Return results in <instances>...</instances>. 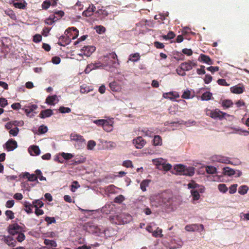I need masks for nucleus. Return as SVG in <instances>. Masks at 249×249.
Segmentation results:
<instances>
[{"label": "nucleus", "instance_id": "nucleus-1", "mask_svg": "<svg viewBox=\"0 0 249 249\" xmlns=\"http://www.w3.org/2000/svg\"><path fill=\"white\" fill-rule=\"evenodd\" d=\"M150 202L151 205L156 208H168L172 204V200L169 195L164 193L152 196L150 197Z\"/></svg>", "mask_w": 249, "mask_h": 249}, {"label": "nucleus", "instance_id": "nucleus-2", "mask_svg": "<svg viewBox=\"0 0 249 249\" xmlns=\"http://www.w3.org/2000/svg\"><path fill=\"white\" fill-rule=\"evenodd\" d=\"M71 31H73L74 33V35L72 36V39H75L78 36L79 31L77 28L74 27L69 28L65 32L66 36H62L59 37V41L57 43L59 45L65 46L70 43L71 42V35H69V34Z\"/></svg>", "mask_w": 249, "mask_h": 249}, {"label": "nucleus", "instance_id": "nucleus-3", "mask_svg": "<svg viewBox=\"0 0 249 249\" xmlns=\"http://www.w3.org/2000/svg\"><path fill=\"white\" fill-rule=\"evenodd\" d=\"M174 170L177 174L184 175L189 177L193 176L195 174V168L193 167H187L182 164H177L174 167Z\"/></svg>", "mask_w": 249, "mask_h": 249}, {"label": "nucleus", "instance_id": "nucleus-4", "mask_svg": "<svg viewBox=\"0 0 249 249\" xmlns=\"http://www.w3.org/2000/svg\"><path fill=\"white\" fill-rule=\"evenodd\" d=\"M105 58H106L105 60V64H104L105 68L107 67L109 68L116 67L119 64L117 56L115 52L107 54L106 56H105Z\"/></svg>", "mask_w": 249, "mask_h": 249}, {"label": "nucleus", "instance_id": "nucleus-5", "mask_svg": "<svg viewBox=\"0 0 249 249\" xmlns=\"http://www.w3.org/2000/svg\"><path fill=\"white\" fill-rule=\"evenodd\" d=\"M86 229L88 232L97 236H101L103 233V228L93 223H88L86 226Z\"/></svg>", "mask_w": 249, "mask_h": 249}, {"label": "nucleus", "instance_id": "nucleus-6", "mask_svg": "<svg viewBox=\"0 0 249 249\" xmlns=\"http://www.w3.org/2000/svg\"><path fill=\"white\" fill-rule=\"evenodd\" d=\"M71 140L75 141L77 142L78 145V148L80 147H82L85 144V140L83 138V136L80 135L76 134H71L70 135Z\"/></svg>", "mask_w": 249, "mask_h": 249}, {"label": "nucleus", "instance_id": "nucleus-7", "mask_svg": "<svg viewBox=\"0 0 249 249\" xmlns=\"http://www.w3.org/2000/svg\"><path fill=\"white\" fill-rule=\"evenodd\" d=\"M196 63L193 61L189 60L180 64V69L183 71H189L193 69V67L196 66Z\"/></svg>", "mask_w": 249, "mask_h": 249}, {"label": "nucleus", "instance_id": "nucleus-8", "mask_svg": "<svg viewBox=\"0 0 249 249\" xmlns=\"http://www.w3.org/2000/svg\"><path fill=\"white\" fill-rule=\"evenodd\" d=\"M95 47L93 46H85L81 50L82 55V53L86 56H89L92 53L95 51Z\"/></svg>", "mask_w": 249, "mask_h": 249}, {"label": "nucleus", "instance_id": "nucleus-9", "mask_svg": "<svg viewBox=\"0 0 249 249\" xmlns=\"http://www.w3.org/2000/svg\"><path fill=\"white\" fill-rule=\"evenodd\" d=\"M199 228H200L201 231H203L204 230V227L203 225L202 224H194L191 225H187L185 226V229L186 231H199Z\"/></svg>", "mask_w": 249, "mask_h": 249}, {"label": "nucleus", "instance_id": "nucleus-10", "mask_svg": "<svg viewBox=\"0 0 249 249\" xmlns=\"http://www.w3.org/2000/svg\"><path fill=\"white\" fill-rule=\"evenodd\" d=\"M231 91L234 94H241L245 90L244 86L242 84H239L230 88Z\"/></svg>", "mask_w": 249, "mask_h": 249}, {"label": "nucleus", "instance_id": "nucleus-11", "mask_svg": "<svg viewBox=\"0 0 249 249\" xmlns=\"http://www.w3.org/2000/svg\"><path fill=\"white\" fill-rule=\"evenodd\" d=\"M133 143L137 148L141 149L144 146L146 142L142 137H138L133 140Z\"/></svg>", "mask_w": 249, "mask_h": 249}, {"label": "nucleus", "instance_id": "nucleus-12", "mask_svg": "<svg viewBox=\"0 0 249 249\" xmlns=\"http://www.w3.org/2000/svg\"><path fill=\"white\" fill-rule=\"evenodd\" d=\"M2 238L1 239V240L9 246L14 247L16 246L17 242L14 240V238L12 236H6L5 235H2Z\"/></svg>", "mask_w": 249, "mask_h": 249}, {"label": "nucleus", "instance_id": "nucleus-13", "mask_svg": "<svg viewBox=\"0 0 249 249\" xmlns=\"http://www.w3.org/2000/svg\"><path fill=\"white\" fill-rule=\"evenodd\" d=\"M6 149L8 151H13L16 149L17 146V142L13 139L9 140L5 144Z\"/></svg>", "mask_w": 249, "mask_h": 249}, {"label": "nucleus", "instance_id": "nucleus-14", "mask_svg": "<svg viewBox=\"0 0 249 249\" xmlns=\"http://www.w3.org/2000/svg\"><path fill=\"white\" fill-rule=\"evenodd\" d=\"M57 1L58 0H46L42 4V8L44 10H47L51 5L55 6L57 5Z\"/></svg>", "mask_w": 249, "mask_h": 249}, {"label": "nucleus", "instance_id": "nucleus-15", "mask_svg": "<svg viewBox=\"0 0 249 249\" xmlns=\"http://www.w3.org/2000/svg\"><path fill=\"white\" fill-rule=\"evenodd\" d=\"M95 6L93 4H91L89 6L87 10H85L83 12L82 15L86 17H89L93 15V13L95 11Z\"/></svg>", "mask_w": 249, "mask_h": 249}, {"label": "nucleus", "instance_id": "nucleus-16", "mask_svg": "<svg viewBox=\"0 0 249 249\" xmlns=\"http://www.w3.org/2000/svg\"><path fill=\"white\" fill-rule=\"evenodd\" d=\"M226 115V113L220 111L218 109H216L213 111V116L212 118L213 119H217L218 118L220 120L222 119L225 115Z\"/></svg>", "mask_w": 249, "mask_h": 249}, {"label": "nucleus", "instance_id": "nucleus-17", "mask_svg": "<svg viewBox=\"0 0 249 249\" xmlns=\"http://www.w3.org/2000/svg\"><path fill=\"white\" fill-rule=\"evenodd\" d=\"M198 60L208 65H212L213 64V62L210 57L208 55L204 54H200Z\"/></svg>", "mask_w": 249, "mask_h": 249}, {"label": "nucleus", "instance_id": "nucleus-18", "mask_svg": "<svg viewBox=\"0 0 249 249\" xmlns=\"http://www.w3.org/2000/svg\"><path fill=\"white\" fill-rule=\"evenodd\" d=\"M53 114V110L51 109H47L45 110H42L39 115V117L41 118H45L49 117Z\"/></svg>", "mask_w": 249, "mask_h": 249}, {"label": "nucleus", "instance_id": "nucleus-19", "mask_svg": "<svg viewBox=\"0 0 249 249\" xmlns=\"http://www.w3.org/2000/svg\"><path fill=\"white\" fill-rule=\"evenodd\" d=\"M109 87L113 91L118 92L121 90V86L117 82L113 81L109 83Z\"/></svg>", "mask_w": 249, "mask_h": 249}, {"label": "nucleus", "instance_id": "nucleus-20", "mask_svg": "<svg viewBox=\"0 0 249 249\" xmlns=\"http://www.w3.org/2000/svg\"><path fill=\"white\" fill-rule=\"evenodd\" d=\"M29 152L31 155H38L40 153V150L38 146L33 145L30 147Z\"/></svg>", "mask_w": 249, "mask_h": 249}, {"label": "nucleus", "instance_id": "nucleus-21", "mask_svg": "<svg viewBox=\"0 0 249 249\" xmlns=\"http://www.w3.org/2000/svg\"><path fill=\"white\" fill-rule=\"evenodd\" d=\"M23 205L25 207L24 210L27 213L29 214L33 213V208L34 207L32 204L30 203L29 202L25 201Z\"/></svg>", "mask_w": 249, "mask_h": 249}, {"label": "nucleus", "instance_id": "nucleus-22", "mask_svg": "<svg viewBox=\"0 0 249 249\" xmlns=\"http://www.w3.org/2000/svg\"><path fill=\"white\" fill-rule=\"evenodd\" d=\"M103 231L102 234H104V235L107 237H111L113 236L114 234V230L112 228H107L104 229H103Z\"/></svg>", "mask_w": 249, "mask_h": 249}, {"label": "nucleus", "instance_id": "nucleus-23", "mask_svg": "<svg viewBox=\"0 0 249 249\" xmlns=\"http://www.w3.org/2000/svg\"><path fill=\"white\" fill-rule=\"evenodd\" d=\"M223 173L224 175H228L229 176H231L236 174L235 171L233 169L228 167L223 168Z\"/></svg>", "mask_w": 249, "mask_h": 249}, {"label": "nucleus", "instance_id": "nucleus-24", "mask_svg": "<svg viewBox=\"0 0 249 249\" xmlns=\"http://www.w3.org/2000/svg\"><path fill=\"white\" fill-rule=\"evenodd\" d=\"M151 182L150 179H144L140 184V188L143 192L146 191V187L149 186V183Z\"/></svg>", "mask_w": 249, "mask_h": 249}, {"label": "nucleus", "instance_id": "nucleus-25", "mask_svg": "<svg viewBox=\"0 0 249 249\" xmlns=\"http://www.w3.org/2000/svg\"><path fill=\"white\" fill-rule=\"evenodd\" d=\"M153 142L154 146L161 145L162 144L161 137L159 135L155 136L153 140Z\"/></svg>", "mask_w": 249, "mask_h": 249}, {"label": "nucleus", "instance_id": "nucleus-26", "mask_svg": "<svg viewBox=\"0 0 249 249\" xmlns=\"http://www.w3.org/2000/svg\"><path fill=\"white\" fill-rule=\"evenodd\" d=\"M140 55L138 53L131 54L129 56V60L134 62H137L140 60Z\"/></svg>", "mask_w": 249, "mask_h": 249}, {"label": "nucleus", "instance_id": "nucleus-27", "mask_svg": "<svg viewBox=\"0 0 249 249\" xmlns=\"http://www.w3.org/2000/svg\"><path fill=\"white\" fill-rule=\"evenodd\" d=\"M56 98L57 96L56 95L49 96L46 99V103L50 105H54V102L55 101Z\"/></svg>", "mask_w": 249, "mask_h": 249}, {"label": "nucleus", "instance_id": "nucleus-28", "mask_svg": "<svg viewBox=\"0 0 249 249\" xmlns=\"http://www.w3.org/2000/svg\"><path fill=\"white\" fill-rule=\"evenodd\" d=\"M95 13L97 14L99 16L101 17V18H105L107 16H108V13L107 11L105 9H99Z\"/></svg>", "mask_w": 249, "mask_h": 249}, {"label": "nucleus", "instance_id": "nucleus-29", "mask_svg": "<svg viewBox=\"0 0 249 249\" xmlns=\"http://www.w3.org/2000/svg\"><path fill=\"white\" fill-rule=\"evenodd\" d=\"M93 122L98 126H102L103 127L107 124V121L104 119L95 120Z\"/></svg>", "mask_w": 249, "mask_h": 249}, {"label": "nucleus", "instance_id": "nucleus-30", "mask_svg": "<svg viewBox=\"0 0 249 249\" xmlns=\"http://www.w3.org/2000/svg\"><path fill=\"white\" fill-rule=\"evenodd\" d=\"M44 244L46 246H51L52 247L56 248L57 246L56 242L52 240L45 239L44 240Z\"/></svg>", "mask_w": 249, "mask_h": 249}, {"label": "nucleus", "instance_id": "nucleus-31", "mask_svg": "<svg viewBox=\"0 0 249 249\" xmlns=\"http://www.w3.org/2000/svg\"><path fill=\"white\" fill-rule=\"evenodd\" d=\"M5 14L8 16L11 19L16 20L17 19V16L15 12L10 9L6 10L5 11Z\"/></svg>", "mask_w": 249, "mask_h": 249}, {"label": "nucleus", "instance_id": "nucleus-32", "mask_svg": "<svg viewBox=\"0 0 249 249\" xmlns=\"http://www.w3.org/2000/svg\"><path fill=\"white\" fill-rule=\"evenodd\" d=\"M27 3L24 1L23 2H14V5L16 8L20 9H24L26 8Z\"/></svg>", "mask_w": 249, "mask_h": 249}, {"label": "nucleus", "instance_id": "nucleus-33", "mask_svg": "<svg viewBox=\"0 0 249 249\" xmlns=\"http://www.w3.org/2000/svg\"><path fill=\"white\" fill-rule=\"evenodd\" d=\"M162 232V229L158 227L156 230L153 231L152 235L155 237H162L163 236Z\"/></svg>", "mask_w": 249, "mask_h": 249}, {"label": "nucleus", "instance_id": "nucleus-34", "mask_svg": "<svg viewBox=\"0 0 249 249\" xmlns=\"http://www.w3.org/2000/svg\"><path fill=\"white\" fill-rule=\"evenodd\" d=\"M33 207L35 208H39L43 206V203L40 199L35 200L33 201Z\"/></svg>", "mask_w": 249, "mask_h": 249}, {"label": "nucleus", "instance_id": "nucleus-35", "mask_svg": "<svg viewBox=\"0 0 249 249\" xmlns=\"http://www.w3.org/2000/svg\"><path fill=\"white\" fill-rule=\"evenodd\" d=\"M248 189L249 188L246 185L241 186L238 189V193L240 195H244L247 193Z\"/></svg>", "mask_w": 249, "mask_h": 249}, {"label": "nucleus", "instance_id": "nucleus-36", "mask_svg": "<svg viewBox=\"0 0 249 249\" xmlns=\"http://www.w3.org/2000/svg\"><path fill=\"white\" fill-rule=\"evenodd\" d=\"M25 176L30 181H34L37 179V177L35 174H30L29 173H26Z\"/></svg>", "mask_w": 249, "mask_h": 249}, {"label": "nucleus", "instance_id": "nucleus-37", "mask_svg": "<svg viewBox=\"0 0 249 249\" xmlns=\"http://www.w3.org/2000/svg\"><path fill=\"white\" fill-rule=\"evenodd\" d=\"M212 94L208 91L205 92L201 96L202 100L208 101L211 99Z\"/></svg>", "mask_w": 249, "mask_h": 249}, {"label": "nucleus", "instance_id": "nucleus-38", "mask_svg": "<svg viewBox=\"0 0 249 249\" xmlns=\"http://www.w3.org/2000/svg\"><path fill=\"white\" fill-rule=\"evenodd\" d=\"M233 103L231 100H224L222 102V106L226 108L231 107Z\"/></svg>", "mask_w": 249, "mask_h": 249}, {"label": "nucleus", "instance_id": "nucleus-39", "mask_svg": "<svg viewBox=\"0 0 249 249\" xmlns=\"http://www.w3.org/2000/svg\"><path fill=\"white\" fill-rule=\"evenodd\" d=\"M191 195L193 196L194 200H197L200 198V195L199 192L196 190H192L191 191Z\"/></svg>", "mask_w": 249, "mask_h": 249}, {"label": "nucleus", "instance_id": "nucleus-40", "mask_svg": "<svg viewBox=\"0 0 249 249\" xmlns=\"http://www.w3.org/2000/svg\"><path fill=\"white\" fill-rule=\"evenodd\" d=\"M206 171L208 174H213L216 173V168L212 166H207L206 168Z\"/></svg>", "mask_w": 249, "mask_h": 249}, {"label": "nucleus", "instance_id": "nucleus-41", "mask_svg": "<svg viewBox=\"0 0 249 249\" xmlns=\"http://www.w3.org/2000/svg\"><path fill=\"white\" fill-rule=\"evenodd\" d=\"M95 30L97 33L101 34L106 31V28L102 25H98L95 27Z\"/></svg>", "mask_w": 249, "mask_h": 249}, {"label": "nucleus", "instance_id": "nucleus-42", "mask_svg": "<svg viewBox=\"0 0 249 249\" xmlns=\"http://www.w3.org/2000/svg\"><path fill=\"white\" fill-rule=\"evenodd\" d=\"M19 128L15 127L14 128L11 129L9 131V134L13 136H17L19 132Z\"/></svg>", "mask_w": 249, "mask_h": 249}, {"label": "nucleus", "instance_id": "nucleus-43", "mask_svg": "<svg viewBox=\"0 0 249 249\" xmlns=\"http://www.w3.org/2000/svg\"><path fill=\"white\" fill-rule=\"evenodd\" d=\"M216 161L221 163H227L229 161V160L227 158L225 157H222L218 156L216 157Z\"/></svg>", "mask_w": 249, "mask_h": 249}, {"label": "nucleus", "instance_id": "nucleus-44", "mask_svg": "<svg viewBox=\"0 0 249 249\" xmlns=\"http://www.w3.org/2000/svg\"><path fill=\"white\" fill-rule=\"evenodd\" d=\"M45 221L47 223L48 225L56 223V220L54 217L46 216L45 218Z\"/></svg>", "mask_w": 249, "mask_h": 249}, {"label": "nucleus", "instance_id": "nucleus-45", "mask_svg": "<svg viewBox=\"0 0 249 249\" xmlns=\"http://www.w3.org/2000/svg\"><path fill=\"white\" fill-rule=\"evenodd\" d=\"M61 155L65 160H70L74 157V156L72 154L66 153L64 152H62L61 154Z\"/></svg>", "mask_w": 249, "mask_h": 249}, {"label": "nucleus", "instance_id": "nucleus-46", "mask_svg": "<svg viewBox=\"0 0 249 249\" xmlns=\"http://www.w3.org/2000/svg\"><path fill=\"white\" fill-rule=\"evenodd\" d=\"M218 190L222 193H226L228 191V188L225 184H220L218 186Z\"/></svg>", "mask_w": 249, "mask_h": 249}, {"label": "nucleus", "instance_id": "nucleus-47", "mask_svg": "<svg viewBox=\"0 0 249 249\" xmlns=\"http://www.w3.org/2000/svg\"><path fill=\"white\" fill-rule=\"evenodd\" d=\"M190 96L191 91L187 89L183 92V94L181 95V98L183 99H188L190 98Z\"/></svg>", "mask_w": 249, "mask_h": 249}, {"label": "nucleus", "instance_id": "nucleus-48", "mask_svg": "<svg viewBox=\"0 0 249 249\" xmlns=\"http://www.w3.org/2000/svg\"><path fill=\"white\" fill-rule=\"evenodd\" d=\"M124 196L122 195H120L114 198V201L117 203H121L124 200Z\"/></svg>", "mask_w": 249, "mask_h": 249}, {"label": "nucleus", "instance_id": "nucleus-49", "mask_svg": "<svg viewBox=\"0 0 249 249\" xmlns=\"http://www.w3.org/2000/svg\"><path fill=\"white\" fill-rule=\"evenodd\" d=\"M59 110L61 113H69L71 111L70 108L65 107H60Z\"/></svg>", "mask_w": 249, "mask_h": 249}, {"label": "nucleus", "instance_id": "nucleus-50", "mask_svg": "<svg viewBox=\"0 0 249 249\" xmlns=\"http://www.w3.org/2000/svg\"><path fill=\"white\" fill-rule=\"evenodd\" d=\"M38 131L40 134H44L48 131V128L46 126L42 125L38 128Z\"/></svg>", "mask_w": 249, "mask_h": 249}, {"label": "nucleus", "instance_id": "nucleus-51", "mask_svg": "<svg viewBox=\"0 0 249 249\" xmlns=\"http://www.w3.org/2000/svg\"><path fill=\"white\" fill-rule=\"evenodd\" d=\"M95 145L96 142L94 141H89L88 143L87 148L89 150H92Z\"/></svg>", "mask_w": 249, "mask_h": 249}, {"label": "nucleus", "instance_id": "nucleus-52", "mask_svg": "<svg viewBox=\"0 0 249 249\" xmlns=\"http://www.w3.org/2000/svg\"><path fill=\"white\" fill-rule=\"evenodd\" d=\"M237 186L238 185L237 184H234L231 185L229 188L230 194H232L235 193L236 192Z\"/></svg>", "mask_w": 249, "mask_h": 249}, {"label": "nucleus", "instance_id": "nucleus-53", "mask_svg": "<svg viewBox=\"0 0 249 249\" xmlns=\"http://www.w3.org/2000/svg\"><path fill=\"white\" fill-rule=\"evenodd\" d=\"M5 215L9 219H13L14 218V213L10 210H7L5 212Z\"/></svg>", "mask_w": 249, "mask_h": 249}, {"label": "nucleus", "instance_id": "nucleus-54", "mask_svg": "<svg viewBox=\"0 0 249 249\" xmlns=\"http://www.w3.org/2000/svg\"><path fill=\"white\" fill-rule=\"evenodd\" d=\"M142 131L144 133V136L152 137L153 135V132L150 130L144 128L142 129Z\"/></svg>", "mask_w": 249, "mask_h": 249}, {"label": "nucleus", "instance_id": "nucleus-55", "mask_svg": "<svg viewBox=\"0 0 249 249\" xmlns=\"http://www.w3.org/2000/svg\"><path fill=\"white\" fill-rule=\"evenodd\" d=\"M123 165L124 167H125L127 168L133 167L132 162L130 160H126L124 161V162L123 163Z\"/></svg>", "mask_w": 249, "mask_h": 249}, {"label": "nucleus", "instance_id": "nucleus-56", "mask_svg": "<svg viewBox=\"0 0 249 249\" xmlns=\"http://www.w3.org/2000/svg\"><path fill=\"white\" fill-rule=\"evenodd\" d=\"M25 236L24 233L20 232L18 233L17 239L18 242H21L25 240Z\"/></svg>", "mask_w": 249, "mask_h": 249}, {"label": "nucleus", "instance_id": "nucleus-57", "mask_svg": "<svg viewBox=\"0 0 249 249\" xmlns=\"http://www.w3.org/2000/svg\"><path fill=\"white\" fill-rule=\"evenodd\" d=\"M182 52L187 56H191L193 54V51L190 49L185 48L182 50Z\"/></svg>", "mask_w": 249, "mask_h": 249}, {"label": "nucleus", "instance_id": "nucleus-58", "mask_svg": "<svg viewBox=\"0 0 249 249\" xmlns=\"http://www.w3.org/2000/svg\"><path fill=\"white\" fill-rule=\"evenodd\" d=\"M213 77L210 74H206L204 79V81L205 84L210 83L212 80Z\"/></svg>", "mask_w": 249, "mask_h": 249}, {"label": "nucleus", "instance_id": "nucleus-59", "mask_svg": "<svg viewBox=\"0 0 249 249\" xmlns=\"http://www.w3.org/2000/svg\"><path fill=\"white\" fill-rule=\"evenodd\" d=\"M42 39V36L39 34H36L33 37V41L36 43L40 42Z\"/></svg>", "mask_w": 249, "mask_h": 249}, {"label": "nucleus", "instance_id": "nucleus-60", "mask_svg": "<svg viewBox=\"0 0 249 249\" xmlns=\"http://www.w3.org/2000/svg\"><path fill=\"white\" fill-rule=\"evenodd\" d=\"M217 83L221 86H228L229 84L227 83L225 79H219L217 81Z\"/></svg>", "mask_w": 249, "mask_h": 249}, {"label": "nucleus", "instance_id": "nucleus-61", "mask_svg": "<svg viewBox=\"0 0 249 249\" xmlns=\"http://www.w3.org/2000/svg\"><path fill=\"white\" fill-rule=\"evenodd\" d=\"M7 104V101L6 99L2 97L0 98V106L1 107H4Z\"/></svg>", "mask_w": 249, "mask_h": 249}, {"label": "nucleus", "instance_id": "nucleus-62", "mask_svg": "<svg viewBox=\"0 0 249 249\" xmlns=\"http://www.w3.org/2000/svg\"><path fill=\"white\" fill-rule=\"evenodd\" d=\"M196 72L199 75L204 74L205 73V66L201 65L200 69L196 70Z\"/></svg>", "mask_w": 249, "mask_h": 249}, {"label": "nucleus", "instance_id": "nucleus-63", "mask_svg": "<svg viewBox=\"0 0 249 249\" xmlns=\"http://www.w3.org/2000/svg\"><path fill=\"white\" fill-rule=\"evenodd\" d=\"M61 59L58 56H54L52 58V62L54 64H58L60 63Z\"/></svg>", "mask_w": 249, "mask_h": 249}, {"label": "nucleus", "instance_id": "nucleus-64", "mask_svg": "<svg viewBox=\"0 0 249 249\" xmlns=\"http://www.w3.org/2000/svg\"><path fill=\"white\" fill-rule=\"evenodd\" d=\"M15 204V201L14 200H8L5 204V206L6 208H12Z\"/></svg>", "mask_w": 249, "mask_h": 249}]
</instances>
